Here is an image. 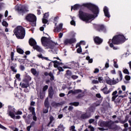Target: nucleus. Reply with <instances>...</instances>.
<instances>
[{"label": "nucleus", "instance_id": "nucleus-34", "mask_svg": "<svg viewBox=\"0 0 131 131\" xmlns=\"http://www.w3.org/2000/svg\"><path fill=\"white\" fill-rule=\"evenodd\" d=\"M16 51H17V53H18L19 54H21V55L24 54V51H23V50H22L20 48L17 47Z\"/></svg>", "mask_w": 131, "mask_h": 131}, {"label": "nucleus", "instance_id": "nucleus-25", "mask_svg": "<svg viewBox=\"0 0 131 131\" xmlns=\"http://www.w3.org/2000/svg\"><path fill=\"white\" fill-rule=\"evenodd\" d=\"M31 72L34 75V76H36V77H37L39 75V73L36 71L35 69H31Z\"/></svg>", "mask_w": 131, "mask_h": 131}, {"label": "nucleus", "instance_id": "nucleus-26", "mask_svg": "<svg viewBox=\"0 0 131 131\" xmlns=\"http://www.w3.org/2000/svg\"><path fill=\"white\" fill-rule=\"evenodd\" d=\"M99 31H103V32H106V28L104 25H99L98 26Z\"/></svg>", "mask_w": 131, "mask_h": 131}, {"label": "nucleus", "instance_id": "nucleus-56", "mask_svg": "<svg viewBox=\"0 0 131 131\" xmlns=\"http://www.w3.org/2000/svg\"><path fill=\"white\" fill-rule=\"evenodd\" d=\"M121 101H122V99L121 98H120V97L118 96V98L116 100V102L120 103V102H121Z\"/></svg>", "mask_w": 131, "mask_h": 131}, {"label": "nucleus", "instance_id": "nucleus-10", "mask_svg": "<svg viewBox=\"0 0 131 131\" xmlns=\"http://www.w3.org/2000/svg\"><path fill=\"white\" fill-rule=\"evenodd\" d=\"M101 91L104 95H108L112 92V89L111 88L108 90V87L105 85L104 88L101 89Z\"/></svg>", "mask_w": 131, "mask_h": 131}, {"label": "nucleus", "instance_id": "nucleus-62", "mask_svg": "<svg viewBox=\"0 0 131 131\" xmlns=\"http://www.w3.org/2000/svg\"><path fill=\"white\" fill-rule=\"evenodd\" d=\"M71 78L73 79H77V78H78V76L77 75H72L71 76Z\"/></svg>", "mask_w": 131, "mask_h": 131}, {"label": "nucleus", "instance_id": "nucleus-28", "mask_svg": "<svg viewBox=\"0 0 131 131\" xmlns=\"http://www.w3.org/2000/svg\"><path fill=\"white\" fill-rule=\"evenodd\" d=\"M72 75V73L70 70L67 71V73L65 74L66 77H67V78H70V77H71Z\"/></svg>", "mask_w": 131, "mask_h": 131}, {"label": "nucleus", "instance_id": "nucleus-11", "mask_svg": "<svg viewBox=\"0 0 131 131\" xmlns=\"http://www.w3.org/2000/svg\"><path fill=\"white\" fill-rule=\"evenodd\" d=\"M94 41L96 45H101L103 42V39L98 36L94 37Z\"/></svg>", "mask_w": 131, "mask_h": 131}, {"label": "nucleus", "instance_id": "nucleus-31", "mask_svg": "<svg viewBox=\"0 0 131 131\" xmlns=\"http://www.w3.org/2000/svg\"><path fill=\"white\" fill-rule=\"evenodd\" d=\"M51 105L53 107H59V106L61 105V103L53 102L51 103Z\"/></svg>", "mask_w": 131, "mask_h": 131}, {"label": "nucleus", "instance_id": "nucleus-59", "mask_svg": "<svg viewBox=\"0 0 131 131\" xmlns=\"http://www.w3.org/2000/svg\"><path fill=\"white\" fill-rule=\"evenodd\" d=\"M20 70L21 71H24V70H25V67H24L23 65H20Z\"/></svg>", "mask_w": 131, "mask_h": 131}, {"label": "nucleus", "instance_id": "nucleus-21", "mask_svg": "<svg viewBox=\"0 0 131 131\" xmlns=\"http://www.w3.org/2000/svg\"><path fill=\"white\" fill-rule=\"evenodd\" d=\"M34 50H36L37 52H39V53H42L43 52V50L42 49V48L36 45L35 47H34L33 48Z\"/></svg>", "mask_w": 131, "mask_h": 131}, {"label": "nucleus", "instance_id": "nucleus-6", "mask_svg": "<svg viewBox=\"0 0 131 131\" xmlns=\"http://www.w3.org/2000/svg\"><path fill=\"white\" fill-rule=\"evenodd\" d=\"M26 20L30 22L32 26H36V16L34 14L32 13L28 14L26 17Z\"/></svg>", "mask_w": 131, "mask_h": 131}, {"label": "nucleus", "instance_id": "nucleus-17", "mask_svg": "<svg viewBox=\"0 0 131 131\" xmlns=\"http://www.w3.org/2000/svg\"><path fill=\"white\" fill-rule=\"evenodd\" d=\"M82 92V90L80 89L75 90L74 91L73 90H71L68 92V95H70V94L75 95V94H79V93H81Z\"/></svg>", "mask_w": 131, "mask_h": 131}, {"label": "nucleus", "instance_id": "nucleus-57", "mask_svg": "<svg viewBox=\"0 0 131 131\" xmlns=\"http://www.w3.org/2000/svg\"><path fill=\"white\" fill-rule=\"evenodd\" d=\"M57 69L59 71V72H62V71H64L63 68H62L61 67H58Z\"/></svg>", "mask_w": 131, "mask_h": 131}, {"label": "nucleus", "instance_id": "nucleus-44", "mask_svg": "<svg viewBox=\"0 0 131 131\" xmlns=\"http://www.w3.org/2000/svg\"><path fill=\"white\" fill-rule=\"evenodd\" d=\"M20 74H17L15 75V77L16 78V79H17V80H18V81H21V78H20Z\"/></svg>", "mask_w": 131, "mask_h": 131}, {"label": "nucleus", "instance_id": "nucleus-15", "mask_svg": "<svg viewBox=\"0 0 131 131\" xmlns=\"http://www.w3.org/2000/svg\"><path fill=\"white\" fill-rule=\"evenodd\" d=\"M110 122L108 121H102L99 123V126H101V127H108L109 125Z\"/></svg>", "mask_w": 131, "mask_h": 131}, {"label": "nucleus", "instance_id": "nucleus-46", "mask_svg": "<svg viewBox=\"0 0 131 131\" xmlns=\"http://www.w3.org/2000/svg\"><path fill=\"white\" fill-rule=\"evenodd\" d=\"M114 67L115 68H118V64H117V61L114 59Z\"/></svg>", "mask_w": 131, "mask_h": 131}, {"label": "nucleus", "instance_id": "nucleus-42", "mask_svg": "<svg viewBox=\"0 0 131 131\" xmlns=\"http://www.w3.org/2000/svg\"><path fill=\"white\" fill-rule=\"evenodd\" d=\"M96 79H98L99 82H103V77H96Z\"/></svg>", "mask_w": 131, "mask_h": 131}, {"label": "nucleus", "instance_id": "nucleus-3", "mask_svg": "<svg viewBox=\"0 0 131 131\" xmlns=\"http://www.w3.org/2000/svg\"><path fill=\"white\" fill-rule=\"evenodd\" d=\"M13 32L18 39H23L25 37V29L22 26L17 27L14 30Z\"/></svg>", "mask_w": 131, "mask_h": 131}, {"label": "nucleus", "instance_id": "nucleus-23", "mask_svg": "<svg viewBox=\"0 0 131 131\" xmlns=\"http://www.w3.org/2000/svg\"><path fill=\"white\" fill-rule=\"evenodd\" d=\"M44 105L46 108H47V109H49L50 108V102H49V98H47L45 99Z\"/></svg>", "mask_w": 131, "mask_h": 131}, {"label": "nucleus", "instance_id": "nucleus-45", "mask_svg": "<svg viewBox=\"0 0 131 131\" xmlns=\"http://www.w3.org/2000/svg\"><path fill=\"white\" fill-rule=\"evenodd\" d=\"M118 82H119V79L117 78L116 80H113L112 81L113 84H116Z\"/></svg>", "mask_w": 131, "mask_h": 131}, {"label": "nucleus", "instance_id": "nucleus-49", "mask_svg": "<svg viewBox=\"0 0 131 131\" xmlns=\"http://www.w3.org/2000/svg\"><path fill=\"white\" fill-rule=\"evenodd\" d=\"M48 89H49V86L48 85H46L43 87L42 92H46Z\"/></svg>", "mask_w": 131, "mask_h": 131}, {"label": "nucleus", "instance_id": "nucleus-58", "mask_svg": "<svg viewBox=\"0 0 131 131\" xmlns=\"http://www.w3.org/2000/svg\"><path fill=\"white\" fill-rule=\"evenodd\" d=\"M0 128H2V129H4V130H7V128L1 124H0Z\"/></svg>", "mask_w": 131, "mask_h": 131}, {"label": "nucleus", "instance_id": "nucleus-37", "mask_svg": "<svg viewBox=\"0 0 131 131\" xmlns=\"http://www.w3.org/2000/svg\"><path fill=\"white\" fill-rule=\"evenodd\" d=\"M77 64V62H76L75 61H72L70 62L69 65L71 66L72 68H74V66Z\"/></svg>", "mask_w": 131, "mask_h": 131}, {"label": "nucleus", "instance_id": "nucleus-33", "mask_svg": "<svg viewBox=\"0 0 131 131\" xmlns=\"http://www.w3.org/2000/svg\"><path fill=\"white\" fill-rule=\"evenodd\" d=\"M49 119H50V122L48 123V126H50V124H51V123H52L53 121L55 120V118H54V117H53V116H50L49 117Z\"/></svg>", "mask_w": 131, "mask_h": 131}, {"label": "nucleus", "instance_id": "nucleus-64", "mask_svg": "<svg viewBox=\"0 0 131 131\" xmlns=\"http://www.w3.org/2000/svg\"><path fill=\"white\" fill-rule=\"evenodd\" d=\"M89 128H90V131H95V128L92 126H89Z\"/></svg>", "mask_w": 131, "mask_h": 131}, {"label": "nucleus", "instance_id": "nucleus-22", "mask_svg": "<svg viewBox=\"0 0 131 131\" xmlns=\"http://www.w3.org/2000/svg\"><path fill=\"white\" fill-rule=\"evenodd\" d=\"M52 62H53L54 64V67L55 68H57L58 67V66H60V65H61L62 64V62H60L57 60L52 61Z\"/></svg>", "mask_w": 131, "mask_h": 131}, {"label": "nucleus", "instance_id": "nucleus-48", "mask_svg": "<svg viewBox=\"0 0 131 131\" xmlns=\"http://www.w3.org/2000/svg\"><path fill=\"white\" fill-rule=\"evenodd\" d=\"M2 25H3V26H5V27H8L9 24H8V23H7V21H3L2 22Z\"/></svg>", "mask_w": 131, "mask_h": 131}, {"label": "nucleus", "instance_id": "nucleus-18", "mask_svg": "<svg viewBox=\"0 0 131 131\" xmlns=\"http://www.w3.org/2000/svg\"><path fill=\"white\" fill-rule=\"evenodd\" d=\"M49 97L50 99H53V96H54V90L53 88H50L48 90Z\"/></svg>", "mask_w": 131, "mask_h": 131}, {"label": "nucleus", "instance_id": "nucleus-61", "mask_svg": "<svg viewBox=\"0 0 131 131\" xmlns=\"http://www.w3.org/2000/svg\"><path fill=\"white\" fill-rule=\"evenodd\" d=\"M125 79H126V80H130V76L129 75L125 76Z\"/></svg>", "mask_w": 131, "mask_h": 131}, {"label": "nucleus", "instance_id": "nucleus-16", "mask_svg": "<svg viewBox=\"0 0 131 131\" xmlns=\"http://www.w3.org/2000/svg\"><path fill=\"white\" fill-rule=\"evenodd\" d=\"M63 28V24H60L58 27H54V32H60Z\"/></svg>", "mask_w": 131, "mask_h": 131}, {"label": "nucleus", "instance_id": "nucleus-8", "mask_svg": "<svg viewBox=\"0 0 131 131\" xmlns=\"http://www.w3.org/2000/svg\"><path fill=\"white\" fill-rule=\"evenodd\" d=\"M91 117V113H82L79 116V119L80 120H85L89 119Z\"/></svg>", "mask_w": 131, "mask_h": 131}, {"label": "nucleus", "instance_id": "nucleus-14", "mask_svg": "<svg viewBox=\"0 0 131 131\" xmlns=\"http://www.w3.org/2000/svg\"><path fill=\"white\" fill-rule=\"evenodd\" d=\"M103 12L105 17H107V18H110L111 16L110 13H109V9H108V7H107V6H105L104 7Z\"/></svg>", "mask_w": 131, "mask_h": 131}, {"label": "nucleus", "instance_id": "nucleus-54", "mask_svg": "<svg viewBox=\"0 0 131 131\" xmlns=\"http://www.w3.org/2000/svg\"><path fill=\"white\" fill-rule=\"evenodd\" d=\"M72 21L70 22L71 25L75 26V25H76L75 21H74V20H73V18H72Z\"/></svg>", "mask_w": 131, "mask_h": 131}, {"label": "nucleus", "instance_id": "nucleus-9", "mask_svg": "<svg viewBox=\"0 0 131 131\" xmlns=\"http://www.w3.org/2000/svg\"><path fill=\"white\" fill-rule=\"evenodd\" d=\"M74 42H76V39L75 38H72L70 39L67 38L63 41V43L65 46L72 45V43H74Z\"/></svg>", "mask_w": 131, "mask_h": 131}, {"label": "nucleus", "instance_id": "nucleus-29", "mask_svg": "<svg viewBox=\"0 0 131 131\" xmlns=\"http://www.w3.org/2000/svg\"><path fill=\"white\" fill-rule=\"evenodd\" d=\"M49 76L50 77V79L51 81L55 80V76H54V74H53V73H52V72H50L49 73Z\"/></svg>", "mask_w": 131, "mask_h": 131}, {"label": "nucleus", "instance_id": "nucleus-36", "mask_svg": "<svg viewBox=\"0 0 131 131\" xmlns=\"http://www.w3.org/2000/svg\"><path fill=\"white\" fill-rule=\"evenodd\" d=\"M107 68H109V59H107V61L105 63V67L102 70H105V69H107Z\"/></svg>", "mask_w": 131, "mask_h": 131}, {"label": "nucleus", "instance_id": "nucleus-5", "mask_svg": "<svg viewBox=\"0 0 131 131\" xmlns=\"http://www.w3.org/2000/svg\"><path fill=\"white\" fill-rule=\"evenodd\" d=\"M7 114L9 116H10L11 118L13 119H20L21 118V116H16V109L14 108V106L9 105L8 110L7 111Z\"/></svg>", "mask_w": 131, "mask_h": 131}, {"label": "nucleus", "instance_id": "nucleus-40", "mask_svg": "<svg viewBox=\"0 0 131 131\" xmlns=\"http://www.w3.org/2000/svg\"><path fill=\"white\" fill-rule=\"evenodd\" d=\"M55 47H56V45L54 46V48L53 49H51V50H52V52H53V54L57 55V54H58V52L57 51H58V50L57 49L54 50V49H55Z\"/></svg>", "mask_w": 131, "mask_h": 131}, {"label": "nucleus", "instance_id": "nucleus-43", "mask_svg": "<svg viewBox=\"0 0 131 131\" xmlns=\"http://www.w3.org/2000/svg\"><path fill=\"white\" fill-rule=\"evenodd\" d=\"M95 107H94L93 106H91L89 108V110L90 111V113L91 114V113L94 112L95 111Z\"/></svg>", "mask_w": 131, "mask_h": 131}, {"label": "nucleus", "instance_id": "nucleus-19", "mask_svg": "<svg viewBox=\"0 0 131 131\" xmlns=\"http://www.w3.org/2000/svg\"><path fill=\"white\" fill-rule=\"evenodd\" d=\"M110 129H116L117 128V125L114 124V123H109L108 127Z\"/></svg>", "mask_w": 131, "mask_h": 131}, {"label": "nucleus", "instance_id": "nucleus-39", "mask_svg": "<svg viewBox=\"0 0 131 131\" xmlns=\"http://www.w3.org/2000/svg\"><path fill=\"white\" fill-rule=\"evenodd\" d=\"M39 96H40V98L41 100H43V99H44V98H45V93H43V92H40Z\"/></svg>", "mask_w": 131, "mask_h": 131}, {"label": "nucleus", "instance_id": "nucleus-2", "mask_svg": "<svg viewBox=\"0 0 131 131\" xmlns=\"http://www.w3.org/2000/svg\"><path fill=\"white\" fill-rule=\"evenodd\" d=\"M125 40H126V39L123 35H118L115 36L112 40L110 39L108 41V43H109L111 48H113V50H118V48L114 47V45H120L123 43Z\"/></svg>", "mask_w": 131, "mask_h": 131}, {"label": "nucleus", "instance_id": "nucleus-52", "mask_svg": "<svg viewBox=\"0 0 131 131\" xmlns=\"http://www.w3.org/2000/svg\"><path fill=\"white\" fill-rule=\"evenodd\" d=\"M119 75L120 76V80H122V73L121 71H119Z\"/></svg>", "mask_w": 131, "mask_h": 131}, {"label": "nucleus", "instance_id": "nucleus-35", "mask_svg": "<svg viewBox=\"0 0 131 131\" xmlns=\"http://www.w3.org/2000/svg\"><path fill=\"white\" fill-rule=\"evenodd\" d=\"M15 67H17V64H15L14 67L11 66L10 67V69L12 70V71H13V72H15L16 73L17 72V69H15Z\"/></svg>", "mask_w": 131, "mask_h": 131}, {"label": "nucleus", "instance_id": "nucleus-55", "mask_svg": "<svg viewBox=\"0 0 131 131\" xmlns=\"http://www.w3.org/2000/svg\"><path fill=\"white\" fill-rule=\"evenodd\" d=\"M48 112H49V108H43V113L46 114V113H48Z\"/></svg>", "mask_w": 131, "mask_h": 131}, {"label": "nucleus", "instance_id": "nucleus-47", "mask_svg": "<svg viewBox=\"0 0 131 131\" xmlns=\"http://www.w3.org/2000/svg\"><path fill=\"white\" fill-rule=\"evenodd\" d=\"M32 115L33 116V120L34 121H36L37 120V117H36V114L35 113V114H32Z\"/></svg>", "mask_w": 131, "mask_h": 131}, {"label": "nucleus", "instance_id": "nucleus-32", "mask_svg": "<svg viewBox=\"0 0 131 131\" xmlns=\"http://www.w3.org/2000/svg\"><path fill=\"white\" fill-rule=\"evenodd\" d=\"M70 105L71 106H75V107H77V106L79 105V102H74L70 103Z\"/></svg>", "mask_w": 131, "mask_h": 131}, {"label": "nucleus", "instance_id": "nucleus-51", "mask_svg": "<svg viewBox=\"0 0 131 131\" xmlns=\"http://www.w3.org/2000/svg\"><path fill=\"white\" fill-rule=\"evenodd\" d=\"M81 52H82V49H81V47H79L77 49V53H78V54H80V53H81Z\"/></svg>", "mask_w": 131, "mask_h": 131}, {"label": "nucleus", "instance_id": "nucleus-7", "mask_svg": "<svg viewBox=\"0 0 131 131\" xmlns=\"http://www.w3.org/2000/svg\"><path fill=\"white\" fill-rule=\"evenodd\" d=\"M15 10L17 11L19 14H24L26 12H28V10L26 9L25 6L23 5H16L15 7Z\"/></svg>", "mask_w": 131, "mask_h": 131}, {"label": "nucleus", "instance_id": "nucleus-20", "mask_svg": "<svg viewBox=\"0 0 131 131\" xmlns=\"http://www.w3.org/2000/svg\"><path fill=\"white\" fill-rule=\"evenodd\" d=\"M20 85L22 89H27L29 86V82H27V83H20Z\"/></svg>", "mask_w": 131, "mask_h": 131}, {"label": "nucleus", "instance_id": "nucleus-13", "mask_svg": "<svg viewBox=\"0 0 131 131\" xmlns=\"http://www.w3.org/2000/svg\"><path fill=\"white\" fill-rule=\"evenodd\" d=\"M29 43L31 47H33V49L37 45L36 41L33 38H31L29 39Z\"/></svg>", "mask_w": 131, "mask_h": 131}, {"label": "nucleus", "instance_id": "nucleus-38", "mask_svg": "<svg viewBox=\"0 0 131 131\" xmlns=\"http://www.w3.org/2000/svg\"><path fill=\"white\" fill-rule=\"evenodd\" d=\"M86 60L88 61L89 63H93V58H91L90 56H86Z\"/></svg>", "mask_w": 131, "mask_h": 131}, {"label": "nucleus", "instance_id": "nucleus-41", "mask_svg": "<svg viewBox=\"0 0 131 131\" xmlns=\"http://www.w3.org/2000/svg\"><path fill=\"white\" fill-rule=\"evenodd\" d=\"M83 97H84V94L81 93L79 94L77 97V99H81V98H83Z\"/></svg>", "mask_w": 131, "mask_h": 131}, {"label": "nucleus", "instance_id": "nucleus-50", "mask_svg": "<svg viewBox=\"0 0 131 131\" xmlns=\"http://www.w3.org/2000/svg\"><path fill=\"white\" fill-rule=\"evenodd\" d=\"M123 73H124L125 74H128L129 75V72H128V70H127V69H124L123 71Z\"/></svg>", "mask_w": 131, "mask_h": 131}, {"label": "nucleus", "instance_id": "nucleus-60", "mask_svg": "<svg viewBox=\"0 0 131 131\" xmlns=\"http://www.w3.org/2000/svg\"><path fill=\"white\" fill-rule=\"evenodd\" d=\"M92 83H94V84H98V83H99V81L97 80H93Z\"/></svg>", "mask_w": 131, "mask_h": 131}, {"label": "nucleus", "instance_id": "nucleus-12", "mask_svg": "<svg viewBox=\"0 0 131 131\" xmlns=\"http://www.w3.org/2000/svg\"><path fill=\"white\" fill-rule=\"evenodd\" d=\"M49 16H50V14L49 12L46 13L44 14L43 18H42V23L43 24H47L48 22V19H49Z\"/></svg>", "mask_w": 131, "mask_h": 131}, {"label": "nucleus", "instance_id": "nucleus-24", "mask_svg": "<svg viewBox=\"0 0 131 131\" xmlns=\"http://www.w3.org/2000/svg\"><path fill=\"white\" fill-rule=\"evenodd\" d=\"M129 118V116L128 115H126L125 117V120H120L119 122H120V123H121L122 124H124V123H125V122H127Z\"/></svg>", "mask_w": 131, "mask_h": 131}, {"label": "nucleus", "instance_id": "nucleus-27", "mask_svg": "<svg viewBox=\"0 0 131 131\" xmlns=\"http://www.w3.org/2000/svg\"><path fill=\"white\" fill-rule=\"evenodd\" d=\"M80 7V5L78 4H76L74 6H72L71 11H72V10H74V11H77V10H78V9H79Z\"/></svg>", "mask_w": 131, "mask_h": 131}, {"label": "nucleus", "instance_id": "nucleus-30", "mask_svg": "<svg viewBox=\"0 0 131 131\" xmlns=\"http://www.w3.org/2000/svg\"><path fill=\"white\" fill-rule=\"evenodd\" d=\"M29 110L30 112L32 113V114H35V108L32 106H30L29 107Z\"/></svg>", "mask_w": 131, "mask_h": 131}, {"label": "nucleus", "instance_id": "nucleus-1", "mask_svg": "<svg viewBox=\"0 0 131 131\" xmlns=\"http://www.w3.org/2000/svg\"><path fill=\"white\" fill-rule=\"evenodd\" d=\"M83 6L86 8H88L93 14L83 12V11L80 10L79 12V17L81 20L86 22V23H90L92 22L96 17L99 15V11L98 6L92 4H83Z\"/></svg>", "mask_w": 131, "mask_h": 131}, {"label": "nucleus", "instance_id": "nucleus-63", "mask_svg": "<svg viewBox=\"0 0 131 131\" xmlns=\"http://www.w3.org/2000/svg\"><path fill=\"white\" fill-rule=\"evenodd\" d=\"M106 82L107 83V84H111L112 81H111V79H108L106 80Z\"/></svg>", "mask_w": 131, "mask_h": 131}, {"label": "nucleus", "instance_id": "nucleus-4", "mask_svg": "<svg viewBox=\"0 0 131 131\" xmlns=\"http://www.w3.org/2000/svg\"><path fill=\"white\" fill-rule=\"evenodd\" d=\"M48 39L46 37H42L41 38V42L43 46V47H47V49H54L55 46L58 45L57 42H55L53 41H50L48 44H47L48 42Z\"/></svg>", "mask_w": 131, "mask_h": 131}, {"label": "nucleus", "instance_id": "nucleus-53", "mask_svg": "<svg viewBox=\"0 0 131 131\" xmlns=\"http://www.w3.org/2000/svg\"><path fill=\"white\" fill-rule=\"evenodd\" d=\"M118 97V95H113V97L112 98V101H115V99Z\"/></svg>", "mask_w": 131, "mask_h": 131}]
</instances>
